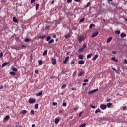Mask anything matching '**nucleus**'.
<instances>
[{"label": "nucleus", "instance_id": "nucleus-60", "mask_svg": "<svg viewBox=\"0 0 127 127\" xmlns=\"http://www.w3.org/2000/svg\"><path fill=\"white\" fill-rule=\"evenodd\" d=\"M83 114V112H81L79 113V117H81L82 116V114Z\"/></svg>", "mask_w": 127, "mask_h": 127}, {"label": "nucleus", "instance_id": "nucleus-20", "mask_svg": "<svg viewBox=\"0 0 127 127\" xmlns=\"http://www.w3.org/2000/svg\"><path fill=\"white\" fill-rule=\"evenodd\" d=\"M98 113H101V109H100V108L97 109L95 111V114H98Z\"/></svg>", "mask_w": 127, "mask_h": 127}, {"label": "nucleus", "instance_id": "nucleus-40", "mask_svg": "<svg viewBox=\"0 0 127 127\" xmlns=\"http://www.w3.org/2000/svg\"><path fill=\"white\" fill-rule=\"evenodd\" d=\"M75 64V60H73L71 62V65H74Z\"/></svg>", "mask_w": 127, "mask_h": 127}, {"label": "nucleus", "instance_id": "nucleus-46", "mask_svg": "<svg viewBox=\"0 0 127 127\" xmlns=\"http://www.w3.org/2000/svg\"><path fill=\"white\" fill-rule=\"evenodd\" d=\"M31 113L32 115H34V110L33 109L31 110Z\"/></svg>", "mask_w": 127, "mask_h": 127}, {"label": "nucleus", "instance_id": "nucleus-24", "mask_svg": "<svg viewBox=\"0 0 127 127\" xmlns=\"http://www.w3.org/2000/svg\"><path fill=\"white\" fill-rule=\"evenodd\" d=\"M83 74H84V72L83 71L80 72L79 74H78V77H82Z\"/></svg>", "mask_w": 127, "mask_h": 127}, {"label": "nucleus", "instance_id": "nucleus-13", "mask_svg": "<svg viewBox=\"0 0 127 127\" xmlns=\"http://www.w3.org/2000/svg\"><path fill=\"white\" fill-rule=\"evenodd\" d=\"M69 37H71V34L70 33H68L65 36V39H67V38H69Z\"/></svg>", "mask_w": 127, "mask_h": 127}, {"label": "nucleus", "instance_id": "nucleus-28", "mask_svg": "<svg viewBox=\"0 0 127 127\" xmlns=\"http://www.w3.org/2000/svg\"><path fill=\"white\" fill-rule=\"evenodd\" d=\"M46 54H47V50H46L44 51V52L43 53V55L44 56L46 55Z\"/></svg>", "mask_w": 127, "mask_h": 127}, {"label": "nucleus", "instance_id": "nucleus-19", "mask_svg": "<svg viewBox=\"0 0 127 127\" xmlns=\"http://www.w3.org/2000/svg\"><path fill=\"white\" fill-rule=\"evenodd\" d=\"M78 58L79 59H84V55H79L78 56Z\"/></svg>", "mask_w": 127, "mask_h": 127}, {"label": "nucleus", "instance_id": "nucleus-44", "mask_svg": "<svg viewBox=\"0 0 127 127\" xmlns=\"http://www.w3.org/2000/svg\"><path fill=\"white\" fill-rule=\"evenodd\" d=\"M38 7H39V4H36V10H37V9H38Z\"/></svg>", "mask_w": 127, "mask_h": 127}, {"label": "nucleus", "instance_id": "nucleus-38", "mask_svg": "<svg viewBox=\"0 0 127 127\" xmlns=\"http://www.w3.org/2000/svg\"><path fill=\"white\" fill-rule=\"evenodd\" d=\"M83 51H84V50L82 48L79 49L78 50L79 52H83Z\"/></svg>", "mask_w": 127, "mask_h": 127}, {"label": "nucleus", "instance_id": "nucleus-33", "mask_svg": "<svg viewBox=\"0 0 127 127\" xmlns=\"http://www.w3.org/2000/svg\"><path fill=\"white\" fill-rule=\"evenodd\" d=\"M89 5H91V3L88 2L86 5V6H85V8H87V7H89Z\"/></svg>", "mask_w": 127, "mask_h": 127}, {"label": "nucleus", "instance_id": "nucleus-10", "mask_svg": "<svg viewBox=\"0 0 127 127\" xmlns=\"http://www.w3.org/2000/svg\"><path fill=\"white\" fill-rule=\"evenodd\" d=\"M59 118H56L55 119L54 122H55V124H56V125H57V124H58V123H59Z\"/></svg>", "mask_w": 127, "mask_h": 127}, {"label": "nucleus", "instance_id": "nucleus-18", "mask_svg": "<svg viewBox=\"0 0 127 127\" xmlns=\"http://www.w3.org/2000/svg\"><path fill=\"white\" fill-rule=\"evenodd\" d=\"M10 118V117L9 116H8V115H7L4 118V120H5V121H7V120H9Z\"/></svg>", "mask_w": 127, "mask_h": 127}, {"label": "nucleus", "instance_id": "nucleus-34", "mask_svg": "<svg viewBox=\"0 0 127 127\" xmlns=\"http://www.w3.org/2000/svg\"><path fill=\"white\" fill-rule=\"evenodd\" d=\"M86 124L85 123H84V124H82L80 125V127H86Z\"/></svg>", "mask_w": 127, "mask_h": 127}, {"label": "nucleus", "instance_id": "nucleus-55", "mask_svg": "<svg viewBox=\"0 0 127 127\" xmlns=\"http://www.w3.org/2000/svg\"><path fill=\"white\" fill-rule=\"evenodd\" d=\"M112 53H113V54H117V52L113 51L112 52Z\"/></svg>", "mask_w": 127, "mask_h": 127}, {"label": "nucleus", "instance_id": "nucleus-49", "mask_svg": "<svg viewBox=\"0 0 127 127\" xmlns=\"http://www.w3.org/2000/svg\"><path fill=\"white\" fill-rule=\"evenodd\" d=\"M76 74H77V71H75L73 73V76L74 77H75V76H76Z\"/></svg>", "mask_w": 127, "mask_h": 127}, {"label": "nucleus", "instance_id": "nucleus-62", "mask_svg": "<svg viewBox=\"0 0 127 127\" xmlns=\"http://www.w3.org/2000/svg\"><path fill=\"white\" fill-rule=\"evenodd\" d=\"M123 110H127V107H126V106L123 107Z\"/></svg>", "mask_w": 127, "mask_h": 127}, {"label": "nucleus", "instance_id": "nucleus-22", "mask_svg": "<svg viewBox=\"0 0 127 127\" xmlns=\"http://www.w3.org/2000/svg\"><path fill=\"white\" fill-rule=\"evenodd\" d=\"M112 60H113V61H114V62H117L118 61V60L117 59H116V57H115L112 58Z\"/></svg>", "mask_w": 127, "mask_h": 127}, {"label": "nucleus", "instance_id": "nucleus-25", "mask_svg": "<svg viewBox=\"0 0 127 127\" xmlns=\"http://www.w3.org/2000/svg\"><path fill=\"white\" fill-rule=\"evenodd\" d=\"M92 55H93L92 54H89L87 55V59L91 58L92 57Z\"/></svg>", "mask_w": 127, "mask_h": 127}, {"label": "nucleus", "instance_id": "nucleus-1", "mask_svg": "<svg viewBox=\"0 0 127 127\" xmlns=\"http://www.w3.org/2000/svg\"><path fill=\"white\" fill-rule=\"evenodd\" d=\"M77 39H78V42H79V43H81L82 41H83V40H85V39H86V36H84V35L78 36Z\"/></svg>", "mask_w": 127, "mask_h": 127}, {"label": "nucleus", "instance_id": "nucleus-9", "mask_svg": "<svg viewBox=\"0 0 127 127\" xmlns=\"http://www.w3.org/2000/svg\"><path fill=\"white\" fill-rule=\"evenodd\" d=\"M120 36L121 38H124V37H126L127 36V35L125 33H122L120 34Z\"/></svg>", "mask_w": 127, "mask_h": 127}, {"label": "nucleus", "instance_id": "nucleus-26", "mask_svg": "<svg viewBox=\"0 0 127 127\" xmlns=\"http://www.w3.org/2000/svg\"><path fill=\"white\" fill-rule=\"evenodd\" d=\"M24 41L25 42H29V41H30V39H29V38H25L24 39Z\"/></svg>", "mask_w": 127, "mask_h": 127}, {"label": "nucleus", "instance_id": "nucleus-32", "mask_svg": "<svg viewBox=\"0 0 127 127\" xmlns=\"http://www.w3.org/2000/svg\"><path fill=\"white\" fill-rule=\"evenodd\" d=\"M12 70L14 71V72H17V71H18V69H16L15 67H13L12 68Z\"/></svg>", "mask_w": 127, "mask_h": 127}, {"label": "nucleus", "instance_id": "nucleus-16", "mask_svg": "<svg viewBox=\"0 0 127 127\" xmlns=\"http://www.w3.org/2000/svg\"><path fill=\"white\" fill-rule=\"evenodd\" d=\"M98 57L99 56L98 55V54H96L95 56L92 58V60H96V59H97Z\"/></svg>", "mask_w": 127, "mask_h": 127}, {"label": "nucleus", "instance_id": "nucleus-48", "mask_svg": "<svg viewBox=\"0 0 127 127\" xmlns=\"http://www.w3.org/2000/svg\"><path fill=\"white\" fill-rule=\"evenodd\" d=\"M53 106H57V103L53 102Z\"/></svg>", "mask_w": 127, "mask_h": 127}, {"label": "nucleus", "instance_id": "nucleus-23", "mask_svg": "<svg viewBox=\"0 0 127 127\" xmlns=\"http://www.w3.org/2000/svg\"><path fill=\"white\" fill-rule=\"evenodd\" d=\"M94 26H95V24H91L89 26V28L90 29H92V28H93V27H94Z\"/></svg>", "mask_w": 127, "mask_h": 127}, {"label": "nucleus", "instance_id": "nucleus-63", "mask_svg": "<svg viewBox=\"0 0 127 127\" xmlns=\"http://www.w3.org/2000/svg\"><path fill=\"white\" fill-rule=\"evenodd\" d=\"M76 88H72L71 90H72V91H75L76 90Z\"/></svg>", "mask_w": 127, "mask_h": 127}, {"label": "nucleus", "instance_id": "nucleus-21", "mask_svg": "<svg viewBox=\"0 0 127 127\" xmlns=\"http://www.w3.org/2000/svg\"><path fill=\"white\" fill-rule=\"evenodd\" d=\"M45 37H46V35L41 36L40 37H38V38H40L41 39H44V38H45Z\"/></svg>", "mask_w": 127, "mask_h": 127}, {"label": "nucleus", "instance_id": "nucleus-51", "mask_svg": "<svg viewBox=\"0 0 127 127\" xmlns=\"http://www.w3.org/2000/svg\"><path fill=\"white\" fill-rule=\"evenodd\" d=\"M68 3H71L72 2V0H67Z\"/></svg>", "mask_w": 127, "mask_h": 127}, {"label": "nucleus", "instance_id": "nucleus-54", "mask_svg": "<svg viewBox=\"0 0 127 127\" xmlns=\"http://www.w3.org/2000/svg\"><path fill=\"white\" fill-rule=\"evenodd\" d=\"M112 70H113V71H115V73H118V71H117L116 69H115V68H112Z\"/></svg>", "mask_w": 127, "mask_h": 127}, {"label": "nucleus", "instance_id": "nucleus-37", "mask_svg": "<svg viewBox=\"0 0 127 127\" xmlns=\"http://www.w3.org/2000/svg\"><path fill=\"white\" fill-rule=\"evenodd\" d=\"M10 75H12V76L15 75V72H10Z\"/></svg>", "mask_w": 127, "mask_h": 127}, {"label": "nucleus", "instance_id": "nucleus-17", "mask_svg": "<svg viewBox=\"0 0 127 127\" xmlns=\"http://www.w3.org/2000/svg\"><path fill=\"white\" fill-rule=\"evenodd\" d=\"M87 47V44L84 43L83 44V46L81 47V48L84 50Z\"/></svg>", "mask_w": 127, "mask_h": 127}, {"label": "nucleus", "instance_id": "nucleus-53", "mask_svg": "<svg viewBox=\"0 0 127 127\" xmlns=\"http://www.w3.org/2000/svg\"><path fill=\"white\" fill-rule=\"evenodd\" d=\"M73 110H74V111H77L78 110V107H75L73 108Z\"/></svg>", "mask_w": 127, "mask_h": 127}, {"label": "nucleus", "instance_id": "nucleus-15", "mask_svg": "<svg viewBox=\"0 0 127 127\" xmlns=\"http://www.w3.org/2000/svg\"><path fill=\"white\" fill-rule=\"evenodd\" d=\"M13 20L16 23H17V22H18V21H17V19H16V17H13Z\"/></svg>", "mask_w": 127, "mask_h": 127}, {"label": "nucleus", "instance_id": "nucleus-64", "mask_svg": "<svg viewBox=\"0 0 127 127\" xmlns=\"http://www.w3.org/2000/svg\"><path fill=\"white\" fill-rule=\"evenodd\" d=\"M21 47H22V48H24V47H25V45H22Z\"/></svg>", "mask_w": 127, "mask_h": 127}, {"label": "nucleus", "instance_id": "nucleus-7", "mask_svg": "<svg viewBox=\"0 0 127 127\" xmlns=\"http://www.w3.org/2000/svg\"><path fill=\"white\" fill-rule=\"evenodd\" d=\"M97 91H98V89H94L92 91L89 92L88 94L91 95V94H93V93H96V92H97Z\"/></svg>", "mask_w": 127, "mask_h": 127}, {"label": "nucleus", "instance_id": "nucleus-11", "mask_svg": "<svg viewBox=\"0 0 127 127\" xmlns=\"http://www.w3.org/2000/svg\"><path fill=\"white\" fill-rule=\"evenodd\" d=\"M78 63L80 65H83V64H84V63H85V61H84L83 60H81V61H78Z\"/></svg>", "mask_w": 127, "mask_h": 127}, {"label": "nucleus", "instance_id": "nucleus-61", "mask_svg": "<svg viewBox=\"0 0 127 127\" xmlns=\"http://www.w3.org/2000/svg\"><path fill=\"white\" fill-rule=\"evenodd\" d=\"M53 38H56V35L54 34V35H53Z\"/></svg>", "mask_w": 127, "mask_h": 127}, {"label": "nucleus", "instance_id": "nucleus-50", "mask_svg": "<svg viewBox=\"0 0 127 127\" xmlns=\"http://www.w3.org/2000/svg\"><path fill=\"white\" fill-rule=\"evenodd\" d=\"M36 0H31V3H34Z\"/></svg>", "mask_w": 127, "mask_h": 127}, {"label": "nucleus", "instance_id": "nucleus-12", "mask_svg": "<svg viewBox=\"0 0 127 127\" xmlns=\"http://www.w3.org/2000/svg\"><path fill=\"white\" fill-rule=\"evenodd\" d=\"M112 39H113V37H109L107 41V43L111 42V41H112Z\"/></svg>", "mask_w": 127, "mask_h": 127}, {"label": "nucleus", "instance_id": "nucleus-57", "mask_svg": "<svg viewBox=\"0 0 127 127\" xmlns=\"http://www.w3.org/2000/svg\"><path fill=\"white\" fill-rule=\"evenodd\" d=\"M2 89H3V86L1 85L0 87V90H2Z\"/></svg>", "mask_w": 127, "mask_h": 127}, {"label": "nucleus", "instance_id": "nucleus-59", "mask_svg": "<svg viewBox=\"0 0 127 127\" xmlns=\"http://www.w3.org/2000/svg\"><path fill=\"white\" fill-rule=\"evenodd\" d=\"M35 74H38V70H36L35 71Z\"/></svg>", "mask_w": 127, "mask_h": 127}, {"label": "nucleus", "instance_id": "nucleus-58", "mask_svg": "<svg viewBox=\"0 0 127 127\" xmlns=\"http://www.w3.org/2000/svg\"><path fill=\"white\" fill-rule=\"evenodd\" d=\"M59 113L60 114H62V113H63V110H59Z\"/></svg>", "mask_w": 127, "mask_h": 127}, {"label": "nucleus", "instance_id": "nucleus-29", "mask_svg": "<svg viewBox=\"0 0 127 127\" xmlns=\"http://www.w3.org/2000/svg\"><path fill=\"white\" fill-rule=\"evenodd\" d=\"M54 42V40L53 39H52L51 40H50L49 42H48V44H51L52 42Z\"/></svg>", "mask_w": 127, "mask_h": 127}, {"label": "nucleus", "instance_id": "nucleus-56", "mask_svg": "<svg viewBox=\"0 0 127 127\" xmlns=\"http://www.w3.org/2000/svg\"><path fill=\"white\" fill-rule=\"evenodd\" d=\"M124 63H125V64H127V60L126 59L124 60Z\"/></svg>", "mask_w": 127, "mask_h": 127}, {"label": "nucleus", "instance_id": "nucleus-52", "mask_svg": "<svg viewBox=\"0 0 127 127\" xmlns=\"http://www.w3.org/2000/svg\"><path fill=\"white\" fill-rule=\"evenodd\" d=\"M75 2H80L81 0H74Z\"/></svg>", "mask_w": 127, "mask_h": 127}, {"label": "nucleus", "instance_id": "nucleus-14", "mask_svg": "<svg viewBox=\"0 0 127 127\" xmlns=\"http://www.w3.org/2000/svg\"><path fill=\"white\" fill-rule=\"evenodd\" d=\"M8 64H9L7 62L2 64V68H3V67H5V66H6V65H8Z\"/></svg>", "mask_w": 127, "mask_h": 127}, {"label": "nucleus", "instance_id": "nucleus-8", "mask_svg": "<svg viewBox=\"0 0 127 127\" xmlns=\"http://www.w3.org/2000/svg\"><path fill=\"white\" fill-rule=\"evenodd\" d=\"M26 113H27V111H26L25 110H22V111H21L20 112V113L22 114V115H24V114H26Z\"/></svg>", "mask_w": 127, "mask_h": 127}, {"label": "nucleus", "instance_id": "nucleus-42", "mask_svg": "<svg viewBox=\"0 0 127 127\" xmlns=\"http://www.w3.org/2000/svg\"><path fill=\"white\" fill-rule=\"evenodd\" d=\"M115 33H116V34H120V32L119 30H117V31H115Z\"/></svg>", "mask_w": 127, "mask_h": 127}, {"label": "nucleus", "instance_id": "nucleus-31", "mask_svg": "<svg viewBox=\"0 0 127 127\" xmlns=\"http://www.w3.org/2000/svg\"><path fill=\"white\" fill-rule=\"evenodd\" d=\"M107 106L108 108H110V107H111V106H112V103H110V102L108 103L107 104Z\"/></svg>", "mask_w": 127, "mask_h": 127}, {"label": "nucleus", "instance_id": "nucleus-39", "mask_svg": "<svg viewBox=\"0 0 127 127\" xmlns=\"http://www.w3.org/2000/svg\"><path fill=\"white\" fill-rule=\"evenodd\" d=\"M51 39L50 36L47 37V41H49Z\"/></svg>", "mask_w": 127, "mask_h": 127}, {"label": "nucleus", "instance_id": "nucleus-47", "mask_svg": "<svg viewBox=\"0 0 127 127\" xmlns=\"http://www.w3.org/2000/svg\"><path fill=\"white\" fill-rule=\"evenodd\" d=\"M90 107L92 108V109H95V108H96L95 106H94V105H91Z\"/></svg>", "mask_w": 127, "mask_h": 127}, {"label": "nucleus", "instance_id": "nucleus-41", "mask_svg": "<svg viewBox=\"0 0 127 127\" xmlns=\"http://www.w3.org/2000/svg\"><path fill=\"white\" fill-rule=\"evenodd\" d=\"M34 107L35 109H38V104H35Z\"/></svg>", "mask_w": 127, "mask_h": 127}, {"label": "nucleus", "instance_id": "nucleus-4", "mask_svg": "<svg viewBox=\"0 0 127 127\" xmlns=\"http://www.w3.org/2000/svg\"><path fill=\"white\" fill-rule=\"evenodd\" d=\"M36 101V100H35V99H33V98L29 99V103H30V104H33V103H35Z\"/></svg>", "mask_w": 127, "mask_h": 127}, {"label": "nucleus", "instance_id": "nucleus-43", "mask_svg": "<svg viewBox=\"0 0 127 127\" xmlns=\"http://www.w3.org/2000/svg\"><path fill=\"white\" fill-rule=\"evenodd\" d=\"M62 105L64 107H66V106H67V103H66V102H64Z\"/></svg>", "mask_w": 127, "mask_h": 127}, {"label": "nucleus", "instance_id": "nucleus-6", "mask_svg": "<svg viewBox=\"0 0 127 127\" xmlns=\"http://www.w3.org/2000/svg\"><path fill=\"white\" fill-rule=\"evenodd\" d=\"M51 61L52 64H53V65H55L56 64V59L53 58L51 59Z\"/></svg>", "mask_w": 127, "mask_h": 127}, {"label": "nucleus", "instance_id": "nucleus-30", "mask_svg": "<svg viewBox=\"0 0 127 127\" xmlns=\"http://www.w3.org/2000/svg\"><path fill=\"white\" fill-rule=\"evenodd\" d=\"M42 95V92L40 91L36 94V96H41Z\"/></svg>", "mask_w": 127, "mask_h": 127}, {"label": "nucleus", "instance_id": "nucleus-36", "mask_svg": "<svg viewBox=\"0 0 127 127\" xmlns=\"http://www.w3.org/2000/svg\"><path fill=\"white\" fill-rule=\"evenodd\" d=\"M85 21V18H82L80 20L79 22H84Z\"/></svg>", "mask_w": 127, "mask_h": 127}, {"label": "nucleus", "instance_id": "nucleus-5", "mask_svg": "<svg viewBox=\"0 0 127 127\" xmlns=\"http://www.w3.org/2000/svg\"><path fill=\"white\" fill-rule=\"evenodd\" d=\"M69 56H67L65 58V60L64 61V64L67 63L68 61H69Z\"/></svg>", "mask_w": 127, "mask_h": 127}, {"label": "nucleus", "instance_id": "nucleus-35", "mask_svg": "<svg viewBox=\"0 0 127 127\" xmlns=\"http://www.w3.org/2000/svg\"><path fill=\"white\" fill-rule=\"evenodd\" d=\"M64 88H66V84H64L61 86V89H64Z\"/></svg>", "mask_w": 127, "mask_h": 127}, {"label": "nucleus", "instance_id": "nucleus-45", "mask_svg": "<svg viewBox=\"0 0 127 127\" xmlns=\"http://www.w3.org/2000/svg\"><path fill=\"white\" fill-rule=\"evenodd\" d=\"M2 56H3V53L2 52H1L0 54V58H1V57H2Z\"/></svg>", "mask_w": 127, "mask_h": 127}, {"label": "nucleus", "instance_id": "nucleus-2", "mask_svg": "<svg viewBox=\"0 0 127 127\" xmlns=\"http://www.w3.org/2000/svg\"><path fill=\"white\" fill-rule=\"evenodd\" d=\"M100 108L101 110H106V109H107V105L105 104H101L100 106Z\"/></svg>", "mask_w": 127, "mask_h": 127}, {"label": "nucleus", "instance_id": "nucleus-3", "mask_svg": "<svg viewBox=\"0 0 127 127\" xmlns=\"http://www.w3.org/2000/svg\"><path fill=\"white\" fill-rule=\"evenodd\" d=\"M98 34H99V32L98 31H96L94 33H93L92 35H91V37L92 38H94L95 37H96V36H97V35H98Z\"/></svg>", "mask_w": 127, "mask_h": 127}, {"label": "nucleus", "instance_id": "nucleus-27", "mask_svg": "<svg viewBox=\"0 0 127 127\" xmlns=\"http://www.w3.org/2000/svg\"><path fill=\"white\" fill-rule=\"evenodd\" d=\"M38 63H39V66H41V65H42L43 62L42 60H40L39 61Z\"/></svg>", "mask_w": 127, "mask_h": 127}]
</instances>
